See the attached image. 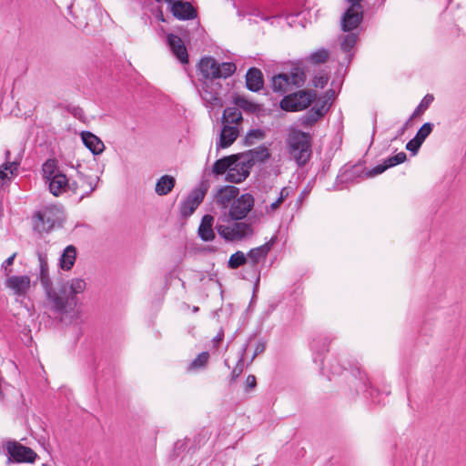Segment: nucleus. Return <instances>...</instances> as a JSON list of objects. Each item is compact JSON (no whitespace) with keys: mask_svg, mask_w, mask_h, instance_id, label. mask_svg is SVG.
Masks as SVG:
<instances>
[{"mask_svg":"<svg viewBox=\"0 0 466 466\" xmlns=\"http://www.w3.org/2000/svg\"><path fill=\"white\" fill-rule=\"evenodd\" d=\"M76 258V248L73 245L67 246L61 256L60 267L64 270H70Z\"/></svg>","mask_w":466,"mask_h":466,"instance_id":"c85d7f7f","label":"nucleus"},{"mask_svg":"<svg viewBox=\"0 0 466 466\" xmlns=\"http://www.w3.org/2000/svg\"><path fill=\"white\" fill-rule=\"evenodd\" d=\"M289 76V86H294L297 87H301L304 86L306 82V74L304 70L300 67H293L290 70V73L288 74Z\"/></svg>","mask_w":466,"mask_h":466,"instance_id":"473e14b6","label":"nucleus"},{"mask_svg":"<svg viewBox=\"0 0 466 466\" xmlns=\"http://www.w3.org/2000/svg\"><path fill=\"white\" fill-rule=\"evenodd\" d=\"M240 158L241 174L233 177L237 181H244L250 173V169L256 162H263L269 157L268 149L265 146H258L256 148L238 154Z\"/></svg>","mask_w":466,"mask_h":466,"instance_id":"0eeeda50","label":"nucleus"},{"mask_svg":"<svg viewBox=\"0 0 466 466\" xmlns=\"http://www.w3.org/2000/svg\"><path fill=\"white\" fill-rule=\"evenodd\" d=\"M433 128V125L430 122L424 123L420 128L418 130L417 134L414 137L419 139L421 143L428 137V136L431 133Z\"/></svg>","mask_w":466,"mask_h":466,"instance_id":"a19ab883","label":"nucleus"},{"mask_svg":"<svg viewBox=\"0 0 466 466\" xmlns=\"http://www.w3.org/2000/svg\"><path fill=\"white\" fill-rule=\"evenodd\" d=\"M198 70L200 75V82L220 78L227 79L234 75L237 66L233 62L219 63L212 56H205L199 60Z\"/></svg>","mask_w":466,"mask_h":466,"instance_id":"20e7f679","label":"nucleus"},{"mask_svg":"<svg viewBox=\"0 0 466 466\" xmlns=\"http://www.w3.org/2000/svg\"><path fill=\"white\" fill-rule=\"evenodd\" d=\"M257 386V379L254 375L252 374H249L247 378H246V381H245V391L246 392H249L251 391L252 390H254Z\"/></svg>","mask_w":466,"mask_h":466,"instance_id":"09e8293b","label":"nucleus"},{"mask_svg":"<svg viewBox=\"0 0 466 466\" xmlns=\"http://www.w3.org/2000/svg\"><path fill=\"white\" fill-rule=\"evenodd\" d=\"M167 40L172 53L179 60V62L183 65L187 64L188 54L182 39L177 35L167 34Z\"/></svg>","mask_w":466,"mask_h":466,"instance_id":"2eb2a0df","label":"nucleus"},{"mask_svg":"<svg viewBox=\"0 0 466 466\" xmlns=\"http://www.w3.org/2000/svg\"><path fill=\"white\" fill-rule=\"evenodd\" d=\"M328 109L327 101L316 104L299 117L300 125L304 127H312L327 113Z\"/></svg>","mask_w":466,"mask_h":466,"instance_id":"4468645a","label":"nucleus"},{"mask_svg":"<svg viewBox=\"0 0 466 466\" xmlns=\"http://www.w3.org/2000/svg\"><path fill=\"white\" fill-rule=\"evenodd\" d=\"M224 363H225V365H226L228 368H230V367H229V365H228V361L227 360L224 361Z\"/></svg>","mask_w":466,"mask_h":466,"instance_id":"e2e57ef3","label":"nucleus"},{"mask_svg":"<svg viewBox=\"0 0 466 466\" xmlns=\"http://www.w3.org/2000/svg\"><path fill=\"white\" fill-rule=\"evenodd\" d=\"M240 165L241 162L238 154L224 157L215 161L212 167V173L215 176H220L227 172V181L231 183H240L241 181H237V179L235 180L233 178L235 177H237V175L241 174Z\"/></svg>","mask_w":466,"mask_h":466,"instance_id":"6e6552de","label":"nucleus"},{"mask_svg":"<svg viewBox=\"0 0 466 466\" xmlns=\"http://www.w3.org/2000/svg\"><path fill=\"white\" fill-rule=\"evenodd\" d=\"M214 217L206 214L203 216L200 225L198 227V236L203 241H211L215 238L213 231Z\"/></svg>","mask_w":466,"mask_h":466,"instance_id":"393cba45","label":"nucleus"},{"mask_svg":"<svg viewBox=\"0 0 466 466\" xmlns=\"http://www.w3.org/2000/svg\"><path fill=\"white\" fill-rule=\"evenodd\" d=\"M247 263V255L242 251H237L232 254L228 261V268L237 269Z\"/></svg>","mask_w":466,"mask_h":466,"instance_id":"f704fd0d","label":"nucleus"},{"mask_svg":"<svg viewBox=\"0 0 466 466\" xmlns=\"http://www.w3.org/2000/svg\"><path fill=\"white\" fill-rule=\"evenodd\" d=\"M290 191L291 190L289 187H282L277 200H275L273 203H271L270 210L275 211L277 208H279V206L281 205V203H283V201L289 196Z\"/></svg>","mask_w":466,"mask_h":466,"instance_id":"79ce46f5","label":"nucleus"},{"mask_svg":"<svg viewBox=\"0 0 466 466\" xmlns=\"http://www.w3.org/2000/svg\"><path fill=\"white\" fill-rule=\"evenodd\" d=\"M364 6L360 4H349L340 19L341 30L351 32L359 27L363 20Z\"/></svg>","mask_w":466,"mask_h":466,"instance_id":"9d476101","label":"nucleus"},{"mask_svg":"<svg viewBox=\"0 0 466 466\" xmlns=\"http://www.w3.org/2000/svg\"><path fill=\"white\" fill-rule=\"evenodd\" d=\"M255 339H256V336L255 335L250 336L248 338L247 343H245V345L243 346V348L241 350L240 356H239V358H238V360L237 361V364L232 369V370H231V372L229 374V378H228V384L229 385H232L233 383H235L237 379L243 373L245 353H246L248 346Z\"/></svg>","mask_w":466,"mask_h":466,"instance_id":"b1692460","label":"nucleus"},{"mask_svg":"<svg viewBox=\"0 0 466 466\" xmlns=\"http://www.w3.org/2000/svg\"><path fill=\"white\" fill-rule=\"evenodd\" d=\"M410 117L408 119V121L401 127V128L399 130V135H403L406 129L408 128V126L410 122Z\"/></svg>","mask_w":466,"mask_h":466,"instance_id":"6e6d98bb","label":"nucleus"},{"mask_svg":"<svg viewBox=\"0 0 466 466\" xmlns=\"http://www.w3.org/2000/svg\"><path fill=\"white\" fill-rule=\"evenodd\" d=\"M316 98L314 90H300L285 96L279 106L287 112H299L308 108Z\"/></svg>","mask_w":466,"mask_h":466,"instance_id":"423d86ee","label":"nucleus"},{"mask_svg":"<svg viewBox=\"0 0 466 466\" xmlns=\"http://www.w3.org/2000/svg\"><path fill=\"white\" fill-rule=\"evenodd\" d=\"M60 219V210L56 206H46L32 216L33 230L38 234L49 233Z\"/></svg>","mask_w":466,"mask_h":466,"instance_id":"39448f33","label":"nucleus"},{"mask_svg":"<svg viewBox=\"0 0 466 466\" xmlns=\"http://www.w3.org/2000/svg\"><path fill=\"white\" fill-rule=\"evenodd\" d=\"M328 58L329 51L325 48H320L313 52L309 56V60L314 64H323L328 60Z\"/></svg>","mask_w":466,"mask_h":466,"instance_id":"58836bf2","label":"nucleus"},{"mask_svg":"<svg viewBox=\"0 0 466 466\" xmlns=\"http://www.w3.org/2000/svg\"><path fill=\"white\" fill-rule=\"evenodd\" d=\"M422 143L419 139L413 137L406 144V149L411 152L412 155H416Z\"/></svg>","mask_w":466,"mask_h":466,"instance_id":"49530a36","label":"nucleus"},{"mask_svg":"<svg viewBox=\"0 0 466 466\" xmlns=\"http://www.w3.org/2000/svg\"><path fill=\"white\" fill-rule=\"evenodd\" d=\"M10 156H11V152H10V150H6V151L5 152V160H6V159L10 160Z\"/></svg>","mask_w":466,"mask_h":466,"instance_id":"bf43d9fd","label":"nucleus"},{"mask_svg":"<svg viewBox=\"0 0 466 466\" xmlns=\"http://www.w3.org/2000/svg\"><path fill=\"white\" fill-rule=\"evenodd\" d=\"M222 85L216 80L201 82L200 96L207 105L223 106L221 97Z\"/></svg>","mask_w":466,"mask_h":466,"instance_id":"9b49d317","label":"nucleus"},{"mask_svg":"<svg viewBox=\"0 0 466 466\" xmlns=\"http://www.w3.org/2000/svg\"><path fill=\"white\" fill-rule=\"evenodd\" d=\"M276 240L277 237L274 236L265 244L251 248L248 252L247 260H249V263L251 264L252 267H256L262 259H265L267 258L268 252L276 243Z\"/></svg>","mask_w":466,"mask_h":466,"instance_id":"dca6fc26","label":"nucleus"},{"mask_svg":"<svg viewBox=\"0 0 466 466\" xmlns=\"http://www.w3.org/2000/svg\"><path fill=\"white\" fill-rule=\"evenodd\" d=\"M36 255L39 261V274L38 279L44 289V290L53 285L51 278L49 276L47 255L46 252L37 249Z\"/></svg>","mask_w":466,"mask_h":466,"instance_id":"aec40b11","label":"nucleus"},{"mask_svg":"<svg viewBox=\"0 0 466 466\" xmlns=\"http://www.w3.org/2000/svg\"><path fill=\"white\" fill-rule=\"evenodd\" d=\"M208 182L202 180L199 186L194 188L180 204V215L183 218L191 216L197 208L202 203L208 189Z\"/></svg>","mask_w":466,"mask_h":466,"instance_id":"1a4fd4ad","label":"nucleus"},{"mask_svg":"<svg viewBox=\"0 0 466 466\" xmlns=\"http://www.w3.org/2000/svg\"><path fill=\"white\" fill-rule=\"evenodd\" d=\"M176 185V179L169 175H164L157 179L155 191L158 196H166L172 191Z\"/></svg>","mask_w":466,"mask_h":466,"instance_id":"bb28decb","label":"nucleus"},{"mask_svg":"<svg viewBox=\"0 0 466 466\" xmlns=\"http://www.w3.org/2000/svg\"><path fill=\"white\" fill-rule=\"evenodd\" d=\"M1 180H2V181H5V180H8V181H9V180H10V177H8V173H7V172H5V171H4V170H2V169L0 168V181H1Z\"/></svg>","mask_w":466,"mask_h":466,"instance_id":"5fc2aeb1","label":"nucleus"},{"mask_svg":"<svg viewBox=\"0 0 466 466\" xmlns=\"http://www.w3.org/2000/svg\"><path fill=\"white\" fill-rule=\"evenodd\" d=\"M388 168H390V167L388 166V163L385 159L382 164H379V165L375 166L374 167L367 170L365 173V176H366V177H375L377 175L383 173Z\"/></svg>","mask_w":466,"mask_h":466,"instance_id":"37998d69","label":"nucleus"},{"mask_svg":"<svg viewBox=\"0 0 466 466\" xmlns=\"http://www.w3.org/2000/svg\"><path fill=\"white\" fill-rule=\"evenodd\" d=\"M221 120L227 124H238L243 117L238 106H229L224 109Z\"/></svg>","mask_w":466,"mask_h":466,"instance_id":"7c9ffc66","label":"nucleus"},{"mask_svg":"<svg viewBox=\"0 0 466 466\" xmlns=\"http://www.w3.org/2000/svg\"><path fill=\"white\" fill-rule=\"evenodd\" d=\"M289 76L288 74L281 73L273 76L272 89L275 92L285 94L289 91Z\"/></svg>","mask_w":466,"mask_h":466,"instance_id":"c756f323","label":"nucleus"},{"mask_svg":"<svg viewBox=\"0 0 466 466\" xmlns=\"http://www.w3.org/2000/svg\"><path fill=\"white\" fill-rule=\"evenodd\" d=\"M254 206V198L245 193L237 198L230 205L228 215L233 220H240L247 217Z\"/></svg>","mask_w":466,"mask_h":466,"instance_id":"f8f14e48","label":"nucleus"},{"mask_svg":"<svg viewBox=\"0 0 466 466\" xmlns=\"http://www.w3.org/2000/svg\"><path fill=\"white\" fill-rule=\"evenodd\" d=\"M15 257H16V253H14V254H13V255H11L9 258H7L4 261V263H3V265H2V267L5 268V274H6L7 276H8V275L10 274V272H11V269L7 270V267L11 266V265L14 263V260H15Z\"/></svg>","mask_w":466,"mask_h":466,"instance_id":"3c124183","label":"nucleus"},{"mask_svg":"<svg viewBox=\"0 0 466 466\" xmlns=\"http://www.w3.org/2000/svg\"><path fill=\"white\" fill-rule=\"evenodd\" d=\"M157 2H160L161 0H156Z\"/></svg>","mask_w":466,"mask_h":466,"instance_id":"0e129e2a","label":"nucleus"},{"mask_svg":"<svg viewBox=\"0 0 466 466\" xmlns=\"http://www.w3.org/2000/svg\"><path fill=\"white\" fill-rule=\"evenodd\" d=\"M238 193L239 189L235 186L222 187L216 195L217 203L223 208H228L237 198Z\"/></svg>","mask_w":466,"mask_h":466,"instance_id":"412c9836","label":"nucleus"},{"mask_svg":"<svg viewBox=\"0 0 466 466\" xmlns=\"http://www.w3.org/2000/svg\"><path fill=\"white\" fill-rule=\"evenodd\" d=\"M265 349H266V343H265V341H264L262 339H258V340L256 341L254 353H253V355H252V357H251V359H250L249 363H251V362L255 360V358H256L258 355H259V354H261L262 352H264Z\"/></svg>","mask_w":466,"mask_h":466,"instance_id":"de8ad7c7","label":"nucleus"},{"mask_svg":"<svg viewBox=\"0 0 466 466\" xmlns=\"http://www.w3.org/2000/svg\"><path fill=\"white\" fill-rule=\"evenodd\" d=\"M406 159H407L406 154L404 152H400L393 157H388L386 159V161L388 163V166L390 167H395L399 164L405 162Z\"/></svg>","mask_w":466,"mask_h":466,"instance_id":"a18cd8bd","label":"nucleus"},{"mask_svg":"<svg viewBox=\"0 0 466 466\" xmlns=\"http://www.w3.org/2000/svg\"><path fill=\"white\" fill-rule=\"evenodd\" d=\"M19 166H20V159H15L14 161L6 159V161H5V163H3L0 166V168L7 173L9 171V173L11 175H13L17 170Z\"/></svg>","mask_w":466,"mask_h":466,"instance_id":"c03bdc74","label":"nucleus"},{"mask_svg":"<svg viewBox=\"0 0 466 466\" xmlns=\"http://www.w3.org/2000/svg\"><path fill=\"white\" fill-rule=\"evenodd\" d=\"M76 106H72V105H66L64 106V108L69 112L70 114H72V108H76Z\"/></svg>","mask_w":466,"mask_h":466,"instance_id":"13d9d810","label":"nucleus"},{"mask_svg":"<svg viewBox=\"0 0 466 466\" xmlns=\"http://www.w3.org/2000/svg\"><path fill=\"white\" fill-rule=\"evenodd\" d=\"M223 338H224V331H223V329H220V331L217 334V336L212 339L215 348L218 347V344L223 340Z\"/></svg>","mask_w":466,"mask_h":466,"instance_id":"603ef678","label":"nucleus"},{"mask_svg":"<svg viewBox=\"0 0 466 466\" xmlns=\"http://www.w3.org/2000/svg\"><path fill=\"white\" fill-rule=\"evenodd\" d=\"M303 198H304V193H302V194L299 197V198H298V202H299V204L302 202Z\"/></svg>","mask_w":466,"mask_h":466,"instance_id":"052dcab7","label":"nucleus"},{"mask_svg":"<svg viewBox=\"0 0 466 466\" xmlns=\"http://www.w3.org/2000/svg\"><path fill=\"white\" fill-rule=\"evenodd\" d=\"M348 4H360L363 5L364 0H345Z\"/></svg>","mask_w":466,"mask_h":466,"instance_id":"4d7b16f0","label":"nucleus"},{"mask_svg":"<svg viewBox=\"0 0 466 466\" xmlns=\"http://www.w3.org/2000/svg\"><path fill=\"white\" fill-rule=\"evenodd\" d=\"M233 104L248 114L258 115L262 111V106L238 94H234L232 97Z\"/></svg>","mask_w":466,"mask_h":466,"instance_id":"5701e85b","label":"nucleus"},{"mask_svg":"<svg viewBox=\"0 0 466 466\" xmlns=\"http://www.w3.org/2000/svg\"><path fill=\"white\" fill-rule=\"evenodd\" d=\"M216 229L218 233V235L223 238L227 241H235L234 240V235H233V229L232 226H226V225H218L216 227Z\"/></svg>","mask_w":466,"mask_h":466,"instance_id":"ea45409f","label":"nucleus"},{"mask_svg":"<svg viewBox=\"0 0 466 466\" xmlns=\"http://www.w3.org/2000/svg\"><path fill=\"white\" fill-rule=\"evenodd\" d=\"M358 40V35L351 32H349V34L343 35L341 37L340 41V48L341 50L346 53L347 55V60L350 63L353 57V54L351 53L352 48L356 45Z\"/></svg>","mask_w":466,"mask_h":466,"instance_id":"cd10ccee","label":"nucleus"},{"mask_svg":"<svg viewBox=\"0 0 466 466\" xmlns=\"http://www.w3.org/2000/svg\"><path fill=\"white\" fill-rule=\"evenodd\" d=\"M78 175H79V179L82 182V184H86L88 186V189L86 190V192L81 195L80 199H83L84 198L89 196L90 193H92L93 191L96 190V184L99 181V177H93L85 175L81 172H78Z\"/></svg>","mask_w":466,"mask_h":466,"instance_id":"72a5a7b5","label":"nucleus"},{"mask_svg":"<svg viewBox=\"0 0 466 466\" xmlns=\"http://www.w3.org/2000/svg\"><path fill=\"white\" fill-rule=\"evenodd\" d=\"M72 115L76 118H81L84 115L82 107L76 106V108H72Z\"/></svg>","mask_w":466,"mask_h":466,"instance_id":"864d4df0","label":"nucleus"},{"mask_svg":"<svg viewBox=\"0 0 466 466\" xmlns=\"http://www.w3.org/2000/svg\"><path fill=\"white\" fill-rule=\"evenodd\" d=\"M170 12L178 20H192L197 17V10L189 2L177 1L170 5Z\"/></svg>","mask_w":466,"mask_h":466,"instance_id":"f3484780","label":"nucleus"},{"mask_svg":"<svg viewBox=\"0 0 466 466\" xmlns=\"http://www.w3.org/2000/svg\"><path fill=\"white\" fill-rule=\"evenodd\" d=\"M329 81V77L327 76H314L312 82L313 86L317 88H323Z\"/></svg>","mask_w":466,"mask_h":466,"instance_id":"8fccbe9b","label":"nucleus"},{"mask_svg":"<svg viewBox=\"0 0 466 466\" xmlns=\"http://www.w3.org/2000/svg\"><path fill=\"white\" fill-rule=\"evenodd\" d=\"M264 86V77L261 70L250 67L246 73V87L251 92H258Z\"/></svg>","mask_w":466,"mask_h":466,"instance_id":"6ab92c4d","label":"nucleus"},{"mask_svg":"<svg viewBox=\"0 0 466 466\" xmlns=\"http://www.w3.org/2000/svg\"><path fill=\"white\" fill-rule=\"evenodd\" d=\"M265 137V133L263 130L250 129L244 137V145L251 146L254 144L255 140L262 139Z\"/></svg>","mask_w":466,"mask_h":466,"instance_id":"4c0bfd02","label":"nucleus"},{"mask_svg":"<svg viewBox=\"0 0 466 466\" xmlns=\"http://www.w3.org/2000/svg\"><path fill=\"white\" fill-rule=\"evenodd\" d=\"M209 360V353L203 351L199 353L189 364L188 370H197L204 369Z\"/></svg>","mask_w":466,"mask_h":466,"instance_id":"c9c22d12","label":"nucleus"},{"mask_svg":"<svg viewBox=\"0 0 466 466\" xmlns=\"http://www.w3.org/2000/svg\"><path fill=\"white\" fill-rule=\"evenodd\" d=\"M234 240H241L244 238L253 234L250 224L245 222H236L232 225Z\"/></svg>","mask_w":466,"mask_h":466,"instance_id":"2f4dec72","label":"nucleus"},{"mask_svg":"<svg viewBox=\"0 0 466 466\" xmlns=\"http://www.w3.org/2000/svg\"><path fill=\"white\" fill-rule=\"evenodd\" d=\"M289 154L299 167H304L312 154V137L308 132L293 130L287 138Z\"/></svg>","mask_w":466,"mask_h":466,"instance_id":"7ed1b4c3","label":"nucleus"},{"mask_svg":"<svg viewBox=\"0 0 466 466\" xmlns=\"http://www.w3.org/2000/svg\"><path fill=\"white\" fill-rule=\"evenodd\" d=\"M86 283L83 279L76 278L62 283L58 289L53 285L46 289L45 305L55 314L64 316L75 310L78 299L77 295L83 293Z\"/></svg>","mask_w":466,"mask_h":466,"instance_id":"f257e3e1","label":"nucleus"},{"mask_svg":"<svg viewBox=\"0 0 466 466\" xmlns=\"http://www.w3.org/2000/svg\"><path fill=\"white\" fill-rule=\"evenodd\" d=\"M6 288L13 290L17 296H25L30 289V278L24 276H11L5 280Z\"/></svg>","mask_w":466,"mask_h":466,"instance_id":"a211bd4d","label":"nucleus"},{"mask_svg":"<svg viewBox=\"0 0 466 466\" xmlns=\"http://www.w3.org/2000/svg\"><path fill=\"white\" fill-rule=\"evenodd\" d=\"M434 96L431 94H427L420 103L418 105V106L415 108L413 113L410 116V119L422 115L431 106V104L433 102Z\"/></svg>","mask_w":466,"mask_h":466,"instance_id":"e433bc0d","label":"nucleus"},{"mask_svg":"<svg viewBox=\"0 0 466 466\" xmlns=\"http://www.w3.org/2000/svg\"><path fill=\"white\" fill-rule=\"evenodd\" d=\"M7 452L16 462L32 463L37 458V454L29 447L24 446L16 441H8Z\"/></svg>","mask_w":466,"mask_h":466,"instance_id":"ddd939ff","label":"nucleus"},{"mask_svg":"<svg viewBox=\"0 0 466 466\" xmlns=\"http://www.w3.org/2000/svg\"><path fill=\"white\" fill-rule=\"evenodd\" d=\"M81 138L84 145L94 154L99 155L105 149V145L102 140L91 133L90 131H83L81 133Z\"/></svg>","mask_w":466,"mask_h":466,"instance_id":"4be33fe9","label":"nucleus"},{"mask_svg":"<svg viewBox=\"0 0 466 466\" xmlns=\"http://www.w3.org/2000/svg\"><path fill=\"white\" fill-rule=\"evenodd\" d=\"M41 175L54 197H59L70 188L69 179L60 169L56 158H48L42 164Z\"/></svg>","mask_w":466,"mask_h":466,"instance_id":"f03ea898","label":"nucleus"},{"mask_svg":"<svg viewBox=\"0 0 466 466\" xmlns=\"http://www.w3.org/2000/svg\"><path fill=\"white\" fill-rule=\"evenodd\" d=\"M239 131L237 127L225 125L221 130L218 147L225 148L234 143L238 137Z\"/></svg>","mask_w":466,"mask_h":466,"instance_id":"a878e982","label":"nucleus"},{"mask_svg":"<svg viewBox=\"0 0 466 466\" xmlns=\"http://www.w3.org/2000/svg\"><path fill=\"white\" fill-rule=\"evenodd\" d=\"M159 19H160L161 21H163V22L165 21V20H164V17H163L162 13H161V14H160V15H159Z\"/></svg>","mask_w":466,"mask_h":466,"instance_id":"680f3d73","label":"nucleus"}]
</instances>
